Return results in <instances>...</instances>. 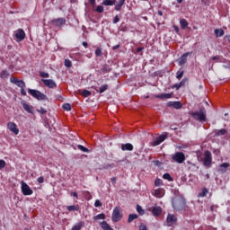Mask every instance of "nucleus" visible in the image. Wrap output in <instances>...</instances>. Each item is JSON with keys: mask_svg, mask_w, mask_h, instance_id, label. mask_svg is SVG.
<instances>
[{"mask_svg": "<svg viewBox=\"0 0 230 230\" xmlns=\"http://www.w3.org/2000/svg\"><path fill=\"white\" fill-rule=\"evenodd\" d=\"M172 204L175 211H182L186 209V199H184V198H174L172 199Z\"/></svg>", "mask_w": 230, "mask_h": 230, "instance_id": "nucleus-1", "label": "nucleus"}, {"mask_svg": "<svg viewBox=\"0 0 230 230\" xmlns=\"http://www.w3.org/2000/svg\"><path fill=\"white\" fill-rule=\"evenodd\" d=\"M28 93H29V94H31V96H32V98H35L39 102L48 100V96H46V94L42 93L39 90L29 89Z\"/></svg>", "mask_w": 230, "mask_h": 230, "instance_id": "nucleus-2", "label": "nucleus"}, {"mask_svg": "<svg viewBox=\"0 0 230 230\" xmlns=\"http://www.w3.org/2000/svg\"><path fill=\"white\" fill-rule=\"evenodd\" d=\"M191 117L198 121H206V108H200L199 111H194L191 113Z\"/></svg>", "mask_w": 230, "mask_h": 230, "instance_id": "nucleus-3", "label": "nucleus"}, {"mask_svg": "<svg viewBox=\"0 0 230 230\" xmlns=\"http://www.w3.org/2000/svg\"><path fill=\"white\" fill-rule=\"evenodd\" d=\"M21 190H22V195H24V197L33 195V190L30 188V185L28 183H26L24 181H21Z\"/></svg>", "mask_w": 230, "mask_h": 230, "instance_id": "nucleus-4", "label": "nucleus"}, {"mask_svg": "<svg viewBox=\"0 0 230 230\" xmlns=\"http://www.w3.org/2000/svg\"><path fill=\"white\" fill-rule=\"evenodd\" d=\"M123 218V214L121 213V209L119 207H115L113 208L112 216H111V220L112 222H119Z\"/></svg>", "mask_w": 230, "mask_h": 230, "instance_id": "nucleus-5", "label": "nucleus"}, {"mask_svg": "<svg viewBox=\"0 0 230 230\" xmlns=\"http://www.w3.org/2000/svg\"><path fill=\"white\" fill-rule=\"evenodd\" d=\"M172 161L175 163H178V164H182L186 161V155L182 152H176L172 156Z\"/></svg>", "mask_w": 230, "mask_h": 230, "instance_id": "nucleus-6", "label": "nucleus"}, {"mask_svg": "<svg viewBox=\"0 0 230 230\" xmlns=\"http://www.w3.org/2000/svg\"><path fill=\"white\" fill-rule=\"evenodd\" d=\"M190 55H192V52L183 53L178 59L179 66H184V64L188 62V57H190Z\"/></svg>", "mask_w": 230, "mask_h": 230, "instance_id": "nucleus-7", "label": "nucleus"}, {"mask_svg": "<svg viewBox=\"0 0 230 230\" xmlns=\"http://www.w3.org/2000/svg\"><path fill=\"white\" fill-rule=\"evenodd\" d=\"M11 84H14V85H17V87H20L21 89L26 87V83L22 80H19L13 76L10 78Z\"/></svg>", "mask_w": 230, "mask_h": 230, "instance_id": "nucleus-8", "label": "nucleus"}, {"mask_svg": "<svg viewBox=\"0 0 230 230\" xmlns=\"http://www.w3.org/2000/svg\"><path fill=\"white\" fill-rule=\"evenodd\" d=\"M66 24V18H58L51 21V25L60 28Z\"/></svg>", "mask_w": 230, "mask_h": 230, "instance_id": "nucleus-9", "label": "nucleus"}, {"mask_svg": "<svg viewBox=\"0 0 230 230\" xmlns=\"http://www.w3.org/2000/svg\"><path fill=\"white\" fill-rule=\"evenodd\" d=\"M41 82L46 87H49V89H55V87H57V83L52 79H42Z\"/></svg>", "mask_w": 230, "mask_h": 230, "instance_id": "nucleus-10", "label": "nucleus"}, {"mask_svg": "<svg viewBox=\"0 0 230 230\" xmlns=\"http://www.w3.org/2000/svg\"><path fill=\"white\" fill-rule=\"evenodd\" d=\"M211 161H212L211 152L206 151L205 152V158H204V161H203L204 166H211Z\"/></svg>", "mask_w": 230, "mask_h": 230, "instance_id": "nucleus-11", "label": "nucleus"}, {"mask_svg": "<svg viewBox=\"0 0 230 230\" xmlns=\"http://www.w3.org/2000/svg\"><path fill=\"white\" fill-rule=\"evenodd\" d=\"M7 128H9L13 134H15V136L19 135V128H17V124L14 122H8Z\"/></svg>", "mask_w": 230, "mask_h": 230, "instance_id": "nucleus-12", "label": "nucleus"}, {"mask_svg": "<svg viewBox=\"0 0 230 230\" xmlns=\"http://www.w3.org/2000/svg\"><path fill=\"white\" fill-rule=\"evenodd\" d=\"M14 37H16L18 40H24V39H26V32H24V30L22 29H18Z\"/></svg>", "mask_w": 230, "mask_h": 230, "instance_id": "nucleus-13", "label": "nucleus"}, {"mask_svg": "<svg viewBox=\"0 0 230 230\" xmlns=\"http://www.w3.org/2000/svg\"><path fill=\"white\" fill-rule=\"evenodd\" d=\"M167 107H173V109H182V103L181 102H169Z\"/></svg>", "mask_w": 230, "mask_h": 230, "instance_id": "nucleus-14", "label": "nucleus"}, {"mask_svg": "<svg viewBox=\"0 0 230 230\" xmlns=\"http://www.w3.org/2000/svg\"><path fill=\"white\" fill-rule=\"evenodd\" d=\"M121 150L123 152H132V150H134V146H132V144L130 143H127V144H122L121 145Z\"/></svg>", "mask_w": 230, "mask_h": 230, "instance_id": "nucleus-15", "label": "nucleus"}, {"mask_svg": "<svg viewBox=\"0 0 230 230\" xmlns=\"http://www.w3.org/2000/svg\"><path fill=\"white\" fill-rule=\"evenodd\" d=\"M166 222L169 226H173L177 222V217L175 216L169 214L166 218Z\"/></svg>", "mask_w": 230, "mask_h": 230, "instance_id": "nucleus-16", "label": "nucleus"}, {"mask_svg": "<svg viewBox=\"0 0 230 230\" xmlns=\"http://www.w3.org/2000/svg\"><path fill=\"white\" fill-rule=\"evenodd\" d=\"M155 98H159L160 100H170L172 98V93H162L155 95Z\"/></svg>", "mask_w": 230, "mask_h": 230, "instance_id": "nucleus-17", "label": "nucleus"}, {"mask_svg": "<svg viewBox=\"0 0 230 230\" xmlns=\"http://www.w3.org/2000/svg\"><path fill=\"white\" fill-rule=\"evenodd\" d=\"M102 4L103 6H114V4H116V0H103Z\"/></svg>", "mask_w": 230, "mask_h": 230, "instance_id": "nucleus-18", "label": "nucleus"}, {"mask_svg": "<svg viewBox=\"0 0 230 230\" xmlns=\"http://www.w3.org/2000/svg\"><path fill=\"white\" fill-rule=\"evenodd\" d=\"M24 111H26V112H29V114H33V110H31V106H30L28 103L26 102H22V103Z\"/></svg>", "mask_w": 230, "mask_h": 230, "instance_id": "nucleus-19", "label": "nucleus"}, {"mask_svg": "<svg viewBox=\"0 0 230 230\" xmlns=\"http://www.w3.org/2000/svg\"><path fill=\"white\" fill-rule=\"evenodd\" d=\"M161 213H163V209L161 208V207H155L153 208L154 217H159V215H161Z\"/></svg>", "mask_w": 230, "mask_h": 230, "instance_id": "nucleus-20", "label": "nucleus"}, {"mask_svg": "<svg viewBox=\"0 0 230 230\" xmlns=\"http://www.w3.org/2000/svg\"><path fill=\"white\" fill-rule=\"evenodd\" d=\"M67 211H80V206L71 205L66 207Z\"/></svg>", "mask_w": 230, "mask_h": 230, "instance_id": "nucleus-21", "label": "nucleus"}, {"mask_svg": "<svg viewBox=\"0 0 230 230\" xmlns=\"http://www.w3.org/2000/svg\"><path fill=\"white\" fill-rule=\"evenodd\" d=\"M137 218H139L137 214H130L128 218V224H131V222H134V220H137Z\"/></svg>", "mask_w": 230, "mask_h": 230, "instance_id": "nucleus-22", "label": "nucleus"}, {"mask_svg": "<svg viewBox=\"0 0 230 230\" xmlns=\"http://www.w3.org/2000/svg\"><path fill=\"white\" fill-rule=\"evenodd\" d=\"M214 33L216 37L218 38V37H224L225 31L223 29H215Z\"/></svg>", "mask_w": 230, "mask_h": 230, "instance_id": "nucleus-23", "label": "nucleus"}, {"mask_svg": "<svg viewBox=\"0 0 230 230\" xmlns=\"http://www.w3.org/2000/svg\"><path fill=\"white\" fill-rule=\"evenodd\" d=\"M125 4V0H119L118 4H115V10L116 12H119L121 10V7Z\"/></svg>", "mask_w": 230, "mask_h": 230, "instance_id": "nucleus-24", "label": "nucleus"}, {"mask_svg": "<svg viewBox=\"0 0 230 230\" xmlns=\"http://www.w3.org/2000/svg\"><path fill=\"white\" fill-rule=\"evenodd\" d=\"M163 191H164L163 189H156V190H155L154 196L157 197L158 199H161V197H163V195H164Z\"/></svg>", "mask_w": 230, "mask_h": 230, "instance_id": "nucleus-25", "label": "nucleus"}, {"mask_svg": "<svg viewBox=\"0 0 230 230\" xmlns=\"http://www.w3.org/2000/svg\"><path fill=\"white\" fill-rule=\"evenodd\" d=\"M180 26H181V30H186V28H188V21H186V19H181Z\"/></svg>", "mask_w": 230, "mask_h": 230, "instance_id": "nucleus-26", "label": "nucleus"}, {"mask_svg": "<svg viewBox=\"0 0 230 230\" xmlns=\"http://www.w3.org/2000/svg\"><path fill=\"white\" fill-rule=\"evenodd\" d=\"M109 89V84H102L99 90H96L99 94H102V93H105Z\"/></svg>", "mask_w": 230, "mask_h": 230, "instance_id": "nucleus-27", "label": "nucleus"}, {"mask_svg": "<svg viewBox=\"0 0 230 230\" xmlns=\"http://www.w3.org/2000/svg\"><path fill=\"white\" fill-rule=\"evenodd\" d=\"M101 227H102V229H103V230H114V229H112V228L111 227V226H109V225L107 224V221H102V222L101 223Z\"/></svg>", "mask_w": 230, "mask_h": 230, "instance_id": "nucleus-28", "label": "nucleus"}, {"mask_svg": "<svg viewBox=\"0 0 230 230\" xmlns=\"http://www.w3.org/2000/svg\"><path fill=\"white\" fill-rule=\"evenodd\" d=\"M84 227V223L83 222H79L77 224H75L71 230H82V228Z\"/></svg>", "mask_w": 230, "mask_h": 230, "instance_id": "nucleus-29", "label": "nucleus"}, {"mask_svg": "<svg viewBox=\"0 0 230 230\" xmlns=\"http://www.w3.org/2000/svg\"><path fill=\"white\" fill-rule=\"evenodd\" d=\"M93 220H105V214H98L97 216L93 217Z\"/></svg>", "mask_w": 230, "mask_h": 230, "instance_id": "nucleus-30", "label": "nucleus"}, {"mask_svg": "<svg viewBox=\"0 0 230 230\" xmlns=\"http://www.w3.org/2000/svg\"><path fill=\"white\" fill-rule=\"evenodd\" d=\"M8 76H10V73H8V71L6 70H3L0 74V78H8Z\"/></svg>", "mask_w": 230, "mask_h": 230, "instance_id": "nucleus-31", "label": "nucleus"}, {"mask_svg": "<svg viewBox=\"0 0 230 230\" xmlns=\"http://www.w3.org/2000/svg\"><path fill=\"white\" fill-rule=\"evenodd\" d=\"M182 76H184V70L180 69V70L176 73V78H177V80H181V78H182Z\"/></svg>", "mask_w": 230, "mask_h": 230, "instance_id": "nucleus-32", "label": "nucleus"}, {"mask_svg": "<svg viewBox=\"0 0 230 230\" xmlns=\"http://www.w3.org/2000/svg\"><path fill=\"white\" fill-rule=\"evenodd\" d=\"M227 134V130L226 128L219 129L216 136H226Z\"/></svg>", "mask_w": 230, "mask_h": 230, "instance_id": "nucleus-33", "label": "nucleus"}, {"mask_svg": "<svg viewBox=\"0 0 230 230\" xmlns=\"http://www.w3.org/2000/svg\"><path fill=\"white\" fill-rule=\"evenodd\" d=\"M78 150H81V152H84L86 154H89V149L82 145L77 146Z\"/></svg>", "mask_w": 230, "mask_h": 230, "instance_id": "nucleus-34", "label": "nucleus"}, {"mask_svg": "<svg viewBox=\"0 0 230 230\" xmlns=\"http://www.w3.org/2000/svg\"><path fill=\"white\" fill-rule=\"evenodd\" d=\"M163 179H165V181H169L170 182H172V181H173V178H172V175H170V173L166 172L163 175Z\"/></svg>", "mask_w": 230, "mask_h": 230, "instance_id": "nucleus-35", "label": "nucleus"}, {"mask_svg": "<svg viewBox=\"0 0 230 230\" xmlns=\"http://www.w3.org/2000/svg\"><path fill=\"white\" fill-rule=\"evenodd\" d=\"M102 71V73H111V66L109 65H103Z\"/></svg>", "mask_w": 230, "mask_h": 230, "instance_id": "nucleus-36", "label": "nucleus"}, {"mask_svg": "<svg viewBox=\"0 0 230 230\" xmlns=\"http://www.w3.org/2000/svg\"><path fill=\"white\" fill-rule=\"evenodd\" d=\"M208 193V189L203 188L202 191L199 193L198 197H206Z\"/></svg>", "mask_w": 230, "mask_h": 230, "instance_id": "nucleus-37", "label": "nucleus"}, {"mask_svg": "<svg viewBox=\"0 0 230 230\" xmlns=\"http://www.w3.org/2000/svg\"><path fill=\"white\" fill-rule=\"evenodd\" d=\"M137 211L138 215H145V209L139 205H137Z\"/></svg>", "mask_w": 230, "mask_h": 230, "instance_id": "nucleus-38", "label": "nucleus"}, {"mask_svg": "<svg viewBox=\"0 0 230 230\" xmlns=\"http://www.w3.org/2000/svg\"><path fill=\"white\" fill-rule=\"evenodd\" d=\"M91 94H92L91 92L88 90H84L82 92V96H84V98H87V97L91 96Z\"/></svg>", "mask_w": 230, "mask_h": 230, "instance_id": "nucleus-39", "label": "nucleus"}, {"mask_svg": "<svg viewBox=\"0 0 230 230\" xmlns=\"http://www.w3.org/2000/svg\"><path fill=\"white\" fill-rule=\"evenodd\" d=\"M188 168L189 170H193L194 168H197V165L190 161H187Z\"/></svg>", "mask_w": 230, "mask_h": 230, "instance_id": "nucleus-40", "label": "nucleus"}, {"mask_svg": "<svg viewBox=\"0 0 230 230\" xmlns=\"http://www.w3.org/2000/svg\"><path fill=\"white\" fill-rule=\"evenodd\" d=\"M166 137H168V135H160L159 137H157V138L159 139L160 143H163L164 141H165Z\"/></svg>", "mask_w": 230, "mask_h": 230, "instance_id": "nucleus-41", "label": "nucleus"}, {"mask_svg": "<svg viewBox=\"0 0 230 230\" xmlns=\"http://www.w3.org/2000/svg\"><path fill=\"white\" fill-rule=\"evenodd\" d=\"M179 84L181 87H184L188 84V77H184Z\"/></svg>", "mask_w": 230, "mask_h": 230, "instance_id": "nucleus-42", "label": "nucleus"}, {"mask_svg": "<svg viewBox=\"0 0 230 230\" xmlns=\"http://www.w3.org/2000/svg\"><path fill=\"white\" fill-rule=\"evenodd\" d=\"M95 12H97L98 13H103L104 9L102 5H98L95 9Z\"/></svg>", "mask_w": 230, "mask_h": 230, "instance_id": "nucleus-43", "label": "nucleus"}, {"mask_svg": "<svg viewBox=\"0 0 230 230\" xmlns=\"http://www.w3.org/2000/svg\"><path fill=\"white\" fill-rule=\"evenodd\" d=\"M40 76L41 78H49V74L47 73V72H40Z\"/></svg>", "mask_w": 230, "mask_h": 230, "instance_id": "nucleus-44", "label": "nucleus"}, {"mask_svg": "<svg viewBox=\"0 0 230 230\" xmlns=\"http://www.w3.org/2000/svg\"><path fill=\"white\" fill-rule=\"evenodd\" d=\"M63 109L64 111H71V104L69 103L63 104Z\"/></svg>", "mask_w": 230, "mask_h": 230, "instance_id": "nucleus-45", "label": "nucleus"}, {"mask_svg": "<svg viewBox=\"0 0 230 230\" xmlns=\"http://www.w3.org/2000/svg\"><path fill=\"white\" fill-rule=\"evenodd\" d=\"M95 56H96V57H102V48H101V47H99V48L96 49V50H95Z\"/></svg>", "mask_w": 230, "mask_h": 230, "instance_id": "nucleus-46", "label": "nucleus"}, {"mask_svg": "<svg viewBox=\"0 0 230 230\" xmlns=\"http://www.w3.org/2000/svg\"><path fill=\"white\" fill-rule=\"evenodd\" d=\"M155 186H163V180L161 179H156L155 181Z\"/></svg>", "mask_w": 230, "mask_h": 230, "instance_id": "nucleus-47", "label": "nucleus"}, {"mask_svg": "<svg viewBox=\"0 0 230 230\" xmlns=\"http://www.w3.org/2000/svg\"><path fill=\"white\" fill-rule=\"evenodd\" d=\"M65 66L66 67H71L73 66V63L69 59H65Z\"/></svg>", "mask_w": 230, "mask_h": 230, "instance_id": "nucleus-48", "label": "nucleus"}, {"mask_svg": "<svg viewBox=\"0 0 230 230\" xmlns=\"http://www.w3.org/2000/svg\"><path fill=\"white\" fill-rule=\"evenodd\" d=\"M162 142L156 137L155 140L153 142L152 146H159Z\"/></svg>", "mask_w": 230, "mask_h": 230, "instance_id": "nucleus-49", "label": "nucleus"}, {"mask_svg": "<svg viewBox=\"0 0 230 230\" xmlns=\"http://www.w3.org/2000/svg\"><path fill=\"white\" fill-rule=\"evenodd\" d=\"M37 111L40 112V114H46V112H48V111L42 107H40V110H37Z\"/></svg>", "mask_w": 230, "mask_h": 230, "instance_id": "nucleus-50", "label": "nucleus"}, {"mask_svg": "<svg viewBox=\"0 0 230 230\" xmlns=\"http://www.w3.org/2000/svg\"><path fill=\"white\" fill-rule=\"evenodd\" d=\"M6 166V162L4 160H0V170H3Z\"/></svg>", "mask_w": 230, "mask_h": 230, "instance_id": "nucleus-51", "label": "nucleus"}, {"mask_svg": "<svg viewBox=\"0 0 230 230\" xmlns=\"http://www.w3.org/2000/svg\"><path fill=\"white\" fill-rule=\"evenodd\" d=\"M94 206L95 208H102V201H100L99 199L95 200Z\"/></svg>", "mask_w": 230, "mask_h": 230, "instance_id": "nucleus-52", "label": "nucleus"}, {"mask_svg": "<svg viewBox=\"0 0 230 230\" xmlns=\"http://www.w3.org/2000/svg\"><path fill=\"white\" fill-rule=\"evenodd\" d=\"M222 58V56H215L212 58V60H217V62H222L220 59Z\"/></svg>", "mask_w": 230, "mask_h": 230, "instance_id": "nucleus-53", "label": "nucleus"}, {"mask_svg": "<svg viewBox=\"0 0 230 230\" xmlns=\"http://www.w3.org/2000/svg\"><path fill=\"white\" fill-rule=\"evenodd\" d=\"M181 87H182V86H181V84L179 83V84H173L172 89H176V91H179V89H181Z\"/></svg>", "mask_w": 230, "mask_h": 230, "instance_id": "nucleus-54", "label": "nucleus"}, {"mask_svg": "<svg viewBox=\"0 0 230 230\" xmlns=\"http://www.w3.org/2000/svg\"><path fill=\"white\" fill-rule=\"evenodd\" d=\"M118 22H119V17H118V15H116L113 19V24H118Z\"/></svg>", "mask_w": 230, "mask_h": 230, "instance_id": "nucleus-55", "label": "nucleus"}, {"mask_svg": "<svg viewBox=\"0 0 230 230\" xmlns=\"http://www.w3.org/2000/svg\"><path fill=\"white\" fill-rule=\"evenodd\" d=\"M39 184H42V182H44V177L40 176L37 179Z\"/></svg>", "mask_w": 230, "mask_h": 230, "instance_id": "nucleus-56", "label": "nucleus"}, {"mask_svg": "<svg viewBox=\"0 0 230 230\" xmlns=\"http://www.w3.org/2000/svg\"><path fill=\"white\" fill-rule=\"evenodd\" d=\"M138 229H139V230H146V226L141 224V225L138 226Z\"/></svg>", "mask_w": 230, "mask_h": 230, "instance_id": "nucleus-57", "label": "nucleus"}, {"mask_svg": "<svg viewBox=\"0 0 230 230\" xmlns=\"http://www.w3.org/2000/svg\"><path fill=\"white\" fill-rule=\"evenodd\" d=\"M221 168H229V164H227V163L222 164Z\"/></svg>", "mask_w": 230, "mask_h": 230, "instance_id": "nucleus-58", "label": "nucleus"}, {"mask_svg": "<svg viewBox=\"0 0 230 230\" xmlns=\"http://www.w3.org/2000/svg\"><path fill=\"white\" fill-rule=\"evenodd\" d=\"M21 94L22 96H26V91L24 90V88H21Z\"/></svg>", "mask_w": 230, "mask_h": 230, "instance_id": "nucleus-59", "label": "nucleus"}, {"mask_svg": "<svg viewBox=\"0 0 230 230\" xmlns=\"http://www.w3.org/2000/svg\"><path fill=\"white\" fill-rule=\"evenodd\" d=\"M119 48H120V45L118 44V45L113 46L112 49H113V51H116V49H119Z\"/></svg>", "mask_w": 230, "mask_h": 230, "instance_id": "nucleus-60", "label": "nucleus"}, {"mask_svg": "<svg viewBox=\"0 0 230 230\" xmlns=\"http://www.w3.org/2000/svg\"><path fill=\"white\" fill-rule=\"evenodd\" d=\"M72 197H75V199H78V193L77 192H72Z\"/></svg>", "mask_w": 230, "mask_h": 230, "instance_id": "nucleus-61", "label": "nucleus"}, {"mask_svg": "<svg viewBox=\"0 0 230 230\" xmlns=\"http://www.w3.org/2000/svg\"><path fill=\"white\" fill-rule=\"evenodd\" d=\"M111 184H116V177L111 178Z\"/></svg>", "mask_w": 230, "mask_h": 230, "instance_id": "nucleus-62", "label": "nucleus"}, {"mask_svg": "<svg viewBox=\"0 0 230 230\" xmlns=\"http://www.w3.org/2000/svg\"><path fill=\"white\" fill-rule=\"evenodd\" d=\"M83 46H84V48H88L89 44L86 41H84L83 42Z\"/></svg>", "mask_w": 230, "mask_h": 230, "instance_id": "nucleus-63", "label": "nucleus"}, {"mask_svg": "<svg viewBox=\"0 0 230 230\" xmlns=\"http://www.w3.org/2000/svg\"><path fill=\"white\" fill-rule=\"evenodd\" d=\"M143 49H144L143 48H137V53H141V51H143Z\"/></svg>", "mask_w": 230, "mask_h": 230, "instance_id": "nucleus-64", "label": "nucleus"}]
</instances>
